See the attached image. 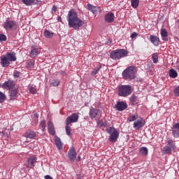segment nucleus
I'll list each match as a JSON object with an SVG mask.
<instances>
[{
    "label": "nucleus",
    "mask_w": 179,
    "mask_h": 179,
    "mask_svg": "<svg viewBox=\"0 0 179 179\" xmlns=\"http://www.w3.org/2000/svg\"><path fill=\"white\" fill-rule=\"evenodd\" d=\"M67 20L69 22V27H72L75 30H79L85 24V22L78 17V13L73 9L69 11Z\"/></svg>",
    "instance_id": "obj_1"
},
{
    "label": "nucleus",
    "mask_w": 179,
    "mask_h": 179,
    "mask_svg": "<svg viewBox=\"0 0 179 179\" xmlns=\"http://www.w3.org/2000/svg\"><path fill=\"white\" fill-rule=\"evenodd\" d=\"M1 65L3 68H8L10 65V62H13L17 59L15 52H7L6 55L0 57Z\"/></svg>",
    "instance_id": "obj_2"
},
{
    "label": "nucleus",
    "mask_w": 179,
    "mask_h": 179,
    "mask_svg": "<svg viewBox=\"0 0 179 179\" xmlns=\"http://www.w3.org/2000/svg\"><path fill=\"white\" fill-rule=\"evenodd\" d=\"M122 75L125 80H132L136 78V69H135V66H129L122 72Z\"/></svg>",
    "instance_id": "obj_3"
},
{
    "label": "nucleus",
    "mask_w": 179,
    "mask_h": 179,
    "mask_svg": "<svg viewBox=\"0 0 179 179\" xmlns=\"http://www.w3.org/2000/svg\"><path fill=\"white\" fill-rule=\"evenodd\" d=\"M129 52L125 49H117L112 51L110 53V58L117 61L118 59H121V58H125V57H128Z\"/></svg>",
    "instance_id": "obj_4"
},
{
    "label": "nucleus",
    "mask_w": 179,
    "mask_h": 179,
    "mask_svg": "<svg viewBox=\"0 0 179 179\" xmlns=\"http://www.w3.org/2000/svg\"><path fill=\"white\" fill-rule=\"evenodd\" d=\"M132 93V86L119 85L117 88V94L120 97H128Z\"/></svg>",
    "instance_id": "obj_5"
},
{
    "label": "nucleus",
    "mask_w": 179,
    "mask_h": 179,
    "mask_svg": "<svg viewBox=\"0 0 179 179\" xmlns=\"http://www.w3.org/2000/svg\"><path fill=\"white\" fill-rule=\"evenodd\" d=\"M106 131L109 135L108 140L110 142L115 143L117 141H118V137L120 136V133L118 132V130L115 129V127H108L106 129Z\"/></svg>",
    "instance_id": "obj_6"
},
{
    "label": "nucleus",
    "mask_w": 179,
    "mask_h": 179,
    "mask_svg": "<svg viewBox=\"0 0 179 179\" xmlns=\"http://www.w3.org/2000/svg\"><path fill=\"white\" fill-rule=\"evenodd\" d=\"M89 116L91 120H99L101 117V110L92 107L90 109Z\"/></svg>",
    "instance_id": "obj_7"
},
{
    "label": "nucleus",
    "mask_w": 179,
    "mask_h": 179,
    "mask_svg": "<svg viewBox=\"0 0 179 179\" xmlns=\"http://www.w3.org/2000/svg\"><path fill=\"white\" fill-rule=\"evenodd\" d=\"M3 27L7 31H9V30H15L17 27V24L16 22L8 19L4 22Z\"/></svg>",
    "instance_id": "obj_8"
},
{
    "label": "nucleus",
    "mask_w": 179,
    "mask_h": 179,
    "mask_svg": "<svg viewBox=\"0 0 179 179\" xmlns=\"http://www.w3.org/2000/svg\"><path fill=\"white\" fill-rule=\"evenodd\" d=\"M79 120V113H73L71 115L69 116L66 119V124L69 125V124H72L73 122H78Z\"/></svg>",
    "instance_id": "obj_9"
},
{
    "label": "nucleus",
    "mask_w": 179,
    "mask_h": 179,
    "mask_svg": "<svg viewBox=\"0 0 179 179\" xmlns=\"http://www.w3.org/2000/svg\"><path fill=\"white\" fill-rule=\"evenodd\" d=\"M68 157L71 163L75 162L76 159V150H75V147H71L68 152Z\"/></svg>",
    "instance_id": "obj_10"
},
{
    "label": "nucleus",
    "mask_w": 179,
    "mask_h": 179,
    "mask_svg": "<svg viewBox=\"0 0 179 179\" xmlns=\"http://www.w3.org/2000/svg\"><path fill=\"white\" fill-rule=\"evenodd\" d=\"M87 8L88 10H90L94 15H96L97 13H101L102 9L99 6H94L90 3H88L87 5Z\"/></svg>",
    "instance_id": "obj_11"
},
{
    "label": "nucleus",
    "mask_w": 179,
    "mask_h": 179,
    "mask_svg": "<svg viewBox=\"0 0 179 179\" xmlns=\"http://www.w3.org/2000/svg\"><path fill=\"white\" fill-rule=\"evenodd\" d=\"M145 124H146V122H145L144 119L141 118L140 120L135 121L133 127H134V129L139 131V129H141V128H143V127H145Z\"/></svg>",
    "instance_id": "obj_12"
},
{
    "label": "nucleus",
    "mask_w": 179,
    "mask_h": 179,
    "mask_svg": "<svg viewBox=\"0 0 179 179\" xmlns=\"http://www.w3.org/2000/svg\"><path fill=\"white\" fill-rule=\"evenodd\" d=\"M115 108L117 111H124V110L128 108V105L124 101H118L115 104Z\"/></svg>",
    "instance_id": "obj_13"
},
{
    "label": "nucleus",
    "mask_w": 179,
    "mask_h": 179,
    "mask_svg": "<svg viewBox=\"0 0 179 179\" xmlns=\"http://www.w3.org/2000/svg\"><path fill=\"white\" fill-rule=\"evenodd\" d=\"M21 2L26 5V6H31V5H38L41 3L40 0H21Z\"/></svg>",
    "instance_id": "obj_14"
},
{
    "label": "nucleus",
    "mask_w": 179,
    "mask_h": 179,
    "mask_svg": "<svg viewBox=\"0 0 179 179\" xmlns=\"http://www.w3.org/2000/svg\"><path fill=\"white\" fill-rule=\"evenodd\" d=\"M19 94V90L16 87L9 91L10 100H16Z\"/></svg>",
    "instance_id": "obj_15"
},
{
    "label": "nucleus",
    "mask_w": 179,
    "mask_h": 179,
    "mask_svg": "<svg viewBox=\"0 0 179 179\" xmlns=\"http://www.w3.org/2000/svg\"><path fill=\"white\" fill-rule=\"evenodd\" d=\"M3 87L4 89H6L7 90H10V89H14L15 87V82L12 80H8V81H6L3 84Z\"/></svg>",
    "instance_id": "obj_16"
},
{
    "label": "nucleus",
    "mask_w": 179,
    "mask_h": 179,
    "mask_svg": "<svg viewBox=\"0 0 179 179\" xmlns=\"http://www.w3.org/2000/svg\"><path fill=\"white\" fill-rule=\"evenodd\" d=\"M172 135L173 138H179V123H176L173 126Z\"/></svg>",
    "instance_id": "obj_17"
},
{
    "label": "nucleus",
    "mask_w": 179,
    "mask_h": 179,
    "mask_svg": "<svg viewBox=\"0 0 179 179\" xmlns=\"http://www.w3.org/2000/svg\"><path fill=\"white\" fill-rule=\"evenodd\" d=\"M38 54H40V49L34 46H31V52L29 53L31 58H36V57L38 56Z\"/></svg>",
    "instance_id": "obj_18"
},
{
    "label": "nucleus",
    "mask_w": 179,
    "mask_h": 179,
    "mask_svg": "<svg viewBox=\"0 0 179 179\" xmlns=\"http://www.w3.org/2000/svg\"><path fill=\"white\" fill-rule=\"evenodd\" d=\"M115 16L113 13H108L105 15V21L106 23H113L114 22Z\"/></svg>",
    "instance_id": "obj_19"
},
{
    "label": "nucleus",
    "mask_w": 179,
    "mask_h": 179,
    "mask_svg": "<svg viewBox=\"0 0 179 179\" xmlns=\"http://www.w3.org/2000/svg\"><path fill=\"white\" fill-rule=\"evenodd\" d=\"M37 134L34 131L29 130L26 132L25 138H29V139H35Z\"/></svg>",
    "instance_id": "obj_20"
},
{
    "label": "nucleus",
    "mask_w": 179,
    "mask_h": 179,
    "mask_svg": "<svg viewBox=\"0 0 179 179\" xmlns=\"http://www.w3.org/2000/svg\"><path fill=\"white\" fill-rule=\"evenodd\" d=\"M150 40L155 46L159 45V43H160V39H159V37L156 36L151 35L150 36Z\"/></svg>",
    "instance_id": "obj_21"
},
{
    "label": "nucleus",
    "mask_w": 179,
    "mask_h": 179,
    "mask_svg": "<svg viewBox=\"0 0 179 179\" xmlns=\"http://www.w3.org/2000/svg\"><path fill=\"white\" fill-rule=\"evenodd\" d=\"M167 146H169V148L173 150L177 149V147L176 146V141H173L171 138L167 139Z\"/></svg>",
    "instance_id": "obj_22"
},
{
    "label": "nucleus",
    "mask_w": 179,
    "mask_h": 179,
    "mask_svg": "<svg viewBox=\"0 0 179 179\" xmlns=\"http://www.w3.org/2000/svg\"><path fill=\"white\" fill-rule=\"evenodd\" d=\"M27 162H28V164L31 167H34L35 166L34 164L37 162V157L34 156L30 157L29 158H28Z\"/></svg>",
    "instance_id": "obj_23"
},
{
    "label": "nucleus",
    "mask_w": 179,
    "mask_h": 179,
    "mask_svg": "<svg viewBox=\"0 0 179 179\" xmlns=\"http://www.w3.org/2000/svg\"><path fill=\"white\" fill-rule=\"evenodd\" d=\"M161 36L163 41H169V38H167L168 33L165 29H161Z\"/></svg>",
    "instance_id": "obj_24"
},
{
    "label": "nucleus",
    "mask_w": 179,
    "mask_h": 179,
    "mask_svg": "<svg viewBox=\"0 0 179 179\" xmlns=\"http://www.w3.org/2000/svg\"><path fill=\"white\" fill-rule=\"evenodd\" d=\"M55 145L57 148V149H62V142H61V138L58 137L57 136H55Z\"/></svg>",
    "instance_id": "obj_25"
},
{
    "label": "nucleus",
    "mask_w": 179,
    "mask_h": 179,
    "mask_svg": "<svg viewBox=\"0 0 179 179\" xmlns=\"http://www.w3.org/2000/svg\"><path fill=\"white\" fill-rule=\"evenodd\" d=\"M172 151H173L172 148H171L170 146H169V145H165L162 148V152H164V153H165V155H171Z\"/></svg>",
    "instance_id": "obj_26"
},
{
    "label": "nucleus",
    "mask_w": 179,
    "mask_h": 179,
    "mask_svg": "<svg viewBox=\"0 0 179 179\" xmlns=\"http://www.w3.org/2000/svg\"><path fill=\"white\" fill-rule=\"evenodd\" d=\"M169 76L170 78H172V79H176V78L178 76V73H177L174 69H171L169 70Z\"/></svg>",
    "instance_id": "obj_27"
},
{
    "label": "nucleus",
    "mask_w": 179,
    "mask_h": 179,
    "mask_svg": "<svg viewBox=\"0 0 179 179\" xmlns=\"http://www.w3.org/2000/svg\"><path fill=\"white\" fill-rule=\"evenodd\" d=\"M148 150L146 147H141L139 149V153L141 155V156H148Z\"/></svg>",
    "instance_id": "obj_28"
},
{
    "label": "nucleus",
    "mask_w": 179,
    "mask_h": 179,
    "mask_svg": "<svg viewBox=\"0 0 179 179\" xmlns=\"http://www.w3.org/2000/svg\"><path fill=\"white\" fill-rule=\"evenodd\" d=\"M44 36L45 37H46V38H52V36H54V33L48 29H45Z\"/></svg>",
    "instance_id": "obj_29"
},
{
    "label": "nucleus",
    "mask_w": 179,
    "mask_h": 179,
    "mask_svg": "<svg viewBox=\"0 0 179 179\" xmlns=\"http://www.w3.org/2000/svg\"><path fill=\"white\" fill-rule=\"evenodd\" d=\"M100 69H101V65L99 64L93 69V71L91 73V75H92V76H95V75H97V73H99V71H100Z\"/></svg>",
    "instance_id": "obj_30"
},
{
    "label": "nucleus",
    "mask_w": 179,
    "mask_h": 179,
    "mask_svg": "<svg viewBox=\"0 0 179 179\" xmlns=\"http://www.w3.org/2000/svg\"><path fill=\"white\" fill-rule=\"evenodd\" d=\"M131 5L134 9H136L139 6V0H131Z\"/></svg>",
    "instance_id": "obj_31"
},
{
    "label": "nucleus",
    "mask_w": 179,
    "mask_h": 179,
    "mask_svg": "<svg viewBox=\"0 0 179 179\" xmlns=\"http://www.w3.org/2000/svg\"><path fill=\"white\" fill-rule=\"evenodd\" d=\"M130 101L132 103V104H136L138 103V98L133 94L130 97Z\"/></svg>",
    "instance_id": "obj_32"
},
{
    "label": "nucleus",
    "mask_w": 179,
    "mask_h": 179,
    "mask_svg": "<svg viewBox=\"0 0 179 179\" xmlns=\"http://www.w3.org/2000/svg\"><path fill=\"white\" fill-rule=\"evenodd\" d=\"M60 83V81L58 79H55V80H52L51 83H50V86H53V87H56V86H58Z\"/></svg>",
    "instance_id": "obj_33"
},
{
    "label": "nucleus",
    "mask_w": 179,
    "mask_h": 179,
    "mask_svg": "<svg viewBox=\"0 0 179 179\" xmlns=\"http://www.w3.org/2000/svg\"><path fill=\"white\" fill-rule=\"evenodd\" d=\"M152 58L154 64H157L159 61V56H157V53H154L152 56Z\"/></svg>",
    "instance_id": "obj_34"
},
{
    "label": "nucleus",
    "mask_w": 179,
    "mask_h": 179,
    "mask_svg": "<svg viewBox=\"0 0 179 179\" xmlns=\"http://www.w3.org/2000/svg\"><path fill=\"white\" fill-rule=\"evenodd\" d=\"M65 129H66V135H68L69 136H71V127L69 126V124H66V127H65Z\"/></svg>",
    "instance_id": "obj_35"
},
{
    "label": "nucleus",
    "mask_w": 179,
    "mask_h": 179,
    "mask_svg": "<svg viewBox=\"0 0 179 179\" xmlns=\"http://www.w3.org/2000/svg\"><path fill=\"white\" fill-rule=\"evenodd\" d=\"M6 100V96L5 94L0 92V103H3Z\"/></svg>",
    "instance_id": "obj_36"
},
{
    "label": "nucleus",
    "mask_w": 179,
    "mask_h": 179,
    "mask_svg": "<svg viewBox=\"0 0 179 179\" xmlns=\"http://www.w3.org/2000/svg\"><path fill=\"white\" fill-rule=\"evenodd\" d=\"M40 126L41 127L43 132H44V131H45V127H46L45 120H41Z\"/></svg>",
    "instance_id": "obj_37"
},
{
    "label": "nucleus",
    "mask_w": 179,
    "mask_h": 179,
    "mask_svg": "<svg viewBox=\"0 0 179 179\" xmlns=\"http://www.w3.org/2000/svg\"><path fill=\"white\" fill-rule=\"evenodd\" d=\"M173 93L176 97H179V86L174 89Z\"/></svg>",
    "instance_id": "obj_38"
},
{
    "label": "nucleus",
    "mask_w": 179,
    "mask_h": 179,
    "mask_svg": "<svg viewBox=\"0 0 179 179\" xmlns=\"http://www.w3.org/2000/svg\"><path fill=\"white\" fill-rule=\"evenodd\" d=\"M0 134L2 135V136H9V130L5 129Z\"/></svg>",
    "instance_id": "obj_39"
},
{
    "label": "nucleus",
    "mask_w": 179,
    "mask_h": 179,
    "mask_svg": "<svg viewBox=\"0 0 179 179\" xmlns=\"http://www.w3.org/2000/svg\"><path fill=\"white\" fill-rule=\"evenodd\" d=\"M128 120L129 121V122H132V121H136V116L131 115L128 117Z\"/></svg>",
    "instance_id": "obj_40"
},
{
    "label": "nucleus",
    "mask_w": 179,
    "mask_h": 179,
    "mask_svg": "<svg viewBox=\"0 0 179 179\" xmlns=\"http://www.w3.org/2000/svg\"><path fill=\"white\" fill-rule=\"evenodd\" d=\"M20 75H22V73L17 71H14L13 72V76L14 78H19V76H20Z\"/></svg>",
    "instance_id": "obj_41"
},
{
    "label": "nucleus",
    "mask_w": 179,
    "mask_h": 179,
    "mask_svg": "<svg viewBox=\"0 0 179 179\" xmlns=\"http://www.w3.org/2000/svg\"><path fill=\"white\" fill-rule=\"evenodd\" d=\"M29 92L30 93H31L32 94H36V93H37V90H36V88H34V87H31L29 88Z\"/></svg>",
    "instance_id": "obj_42"
},
{
    "label": "nucleus",
    "mask_w": 179,
    "mask_h": 179,
    "mask_svg": "<svg viewBox=\"0 0 179 179\" xmlns=\"http://www.w3.org/2000/svg\"><path fill=\"white\" fill-rule=\"evenodd\" d=\"M0 41H6V36L4 34H0Z\"/></svg>",
    "instance_id": "obj_43"
},
{
    "label": "nucleus",
    "mask_w": 179,
    "mask_h": 179,
    "mask_svg": "<svg viewBox=\"0 0 179 179\" xmlns=\"http://www.w3.org/2000/svg\"><path fill=\"white\" fill-rule=\"evenodd\" d=\"M76 179H85V176L82 173H78L76 175Z\"/></svg>",
    "instance_id": "obj_44"
},
{
    "label": "nucleus",
    "mask_w": 179,
    "mask_h": 179,
    "mask_svg": "<svg viewBox=\"0 0 179 179\" xmlns=\"http://www.w3.org/2000/svg\"><path fill=\"white\" fill-rule=\"evenodd\" d=\"M48 129H49V133L50 134V135H52V136L55 135V130L54 127Z\"/></svg>",
    "instance_id": "obj_45"
},
{
    "label": "nucleus",
    "mask_w": 179,
    "mask_h": 179,
    "mask_svg": "<svg viewBox=\"0 0 179 179\" xmlns=\"http://www.w3.org/2000/svg\"><path fill=\"white\" fill-rule=\"evenodd\" d=\"M48 129L54 128V124L51 121L48 122Z\"/></svg>",
    "instance_id": "obj_46"
},
{
    "label": "nucleus",
    "mask_w": 179,
    "mask_h": 179,
    "mask_svg": "<svg viewBox=\"0 0 179 179\" xmlns=\"http://www.w3.org/2000/svg\"><path fill=\"white\" fill-rule=\"evenodd\" d=\"M136 37H138V34L136 32H133L131 34V38H135Z\"/></svg>",
    "instance_id": "obj_47"
},
{
    "label": "nucleus",
    "mask_w": 179,
    "mask_h": 179,
    "mask_svg": "<svg viewBox=\"0 0 179 179\" xmlns=\"http://www.w3.org/2000/svg\"><path fill=\"white\" fill-rule=\"evenodd\" d=\"M45 179H52V177H51L50 175L45 176Z\"/></svg>",
    "instance_id": "obj_48"
},
{
    "label": "nucleus",
    "mask_w": 179,
    "mask_h": 179,
    "mask_svg": "<svg viewBox=\"0 0 179 179\" xmlns=\"http://www.w3.org/2000/svg\"><path fill=\"white\" fill-rule=\"evenodd\" d=\"M52 10H53V12H57V6H53L52 8Z\"/></svg>",
    "instance_id": "obj_49"
},
{
    "label": "nucleus",
    "mask_w": 179,
    "mask_h": 179,
    "mask_svg": "<svg viewBox=\"0 0 179 179\" xmlns=\"http://www.w3.org/2000/svg\"><path fill=\"white\" fill-rule=\"evenodd\" d=\"M57 20H58L59 22H62V18L60 16H58V17H57Z\"/></svg>",
    "instance_id": "obj_50"
},
{
    "label": "nucleus",
    "mask_w": 179,
    "mask_h": 179,
    "mask_svg": "<svg viewBox=\"0 0 179 179\" xmlns=\"http://www.w3.org/2000/svg\"><path fill=\"white\" fill-rule=\"evenodd\" d=\"M34 115L35 118H38V114L37 113H35Z\"/></svg>",
    "instance_id": "obj_51"
},
{
    "label": "nucleus",
    "mask_w": 179,
    "mask_h": 179,
    "mask_svg": "<svg viewBox=\"0 0 179 179\" xmlns=\"http://www.w3.org/2000/svg\"><path fill=\"white\" fill-rule=\"evenodd\" d=\"M103 120H99V122H98V124H101V127H103Z\"/></svg>",
    "instance_id": "obj_52"
},
{
    "label": "nucleus",
    "mask_w": 179,
    "mask_h": 179,
    "mask_svg": "<svg viewBox=\"0 0 179 179\" xmlns=\"http://www.w3.org/2000/svg\"><path fill=\"white\" fill-rule=\"evenodd\" d=\"M29 64H31V66H34V64L33 62H30L29 63H28V65H29Z\"/></svg>",
    "instance_id": "obj_53"
},
{
    "label": "nucleus",
    "mask_w": 179,
    "mask_h": 179,
    "mask_svg": "<svg viewBox=\"0 0 179 179\" xmlns=\"http://www.w3.org/2000/svg\"><path fill=\"white\" fill-rule=\"evenodd\" d=\"M78 159L79 162H80V156H78Z\"/></svg>",
    "instance_id": "obj_54"
},
{
    "label": "nucleus",
    "mask_w": 179,
    "mask_h": 179,
    "mask_svg": "<svg viewBox=\"0 0 179 179\" xmlns=\"http://www.w3.org/2000/svg\"><path fill=\"white\" fill-rule=\"evenodd\" d=\"M11 131H13V129H11Z\"/></svg>",
    "instance_id": "obj_55"
},
{
    "label": "nucleus",
    "mask_w": 179,
    "mask_h": 179,
    "mask_svg": "<svg viewBox=\"0 0 179 179\" xmlns=\"http://www.w3.org/2000/svg\"><path fill=\"white\" fill-rule=\"evenodd\" d=\"M25 142H27H27H29V141H25Z\"/></svg>",
    "instance_id": "obj_56"
}]
</instances>
